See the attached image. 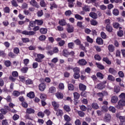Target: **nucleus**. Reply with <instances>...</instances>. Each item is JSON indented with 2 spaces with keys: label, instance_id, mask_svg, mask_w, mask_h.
Here are the masks:
<instances>
[{
  "label": "nucleus",
  "instance_id": "nucleus-42",
  "mask_svg": "<svg viewBox=\"0 0 125 125\" xmlns=\"http://www.w3.org/2000/svg\"><path fill=\"white\" fill-rule=\"evenodd\" d=\"M13 52L15 54H18L20 53V50H19V48L15 47L14 48Z\"/></svg>",
  "mask_w": 125,
  "mask_h": 125
},
{
  "label": "nucleus",
  "instance_id": "nucleus-5",
  "mask_svg": "<svg viewBox=\"0 0 125 125\" xmlns=\"http://www.w3.org/2000/svg\"><path fill=\"white\" fill-rule=\"evenodd\" d=\"M22 35H25V36H34L36 34L34 31H28L27 30H24L21 32Z\"/></svg>",
  "mask_w": 125,
  "mask_h": 125
},
{
  "label": "nucleus",
  "instance_id": "nucleus-8",
  "mask_svg": "<svg viewBox=\"0 0 125 125\" xmlns=\"http://www.w3.org/2000/svg\"><path fill=\"white\" fill-rule=\"evenodd\" d=\"M39 88L41 91H43L45 89V84L44 83H41L39 85Z\"/></svg>",
  "mask_w": 125,
  "mask_h": 125
},
{
  "label": "nucleus",
  "instance_id": "nucleus-40",
  "mask_svg": "<svg viewBox=\"0 0 125 125\" xmlns=\"http://www.w3.org/2000/svg\"><path fill=\"white\" fill-rule=\"evenodd\" d=\"M108 110L112 113H116V108L114 106H109Z\"/></svg>",
  "mask_w": 125,
  "mask_h": 125
},
{
  "label": "nucleus",
  "instance_id": "nucleus-60",
  "mask_svg": "<svg viewBox=\"0 0 125 125\" xmlns=\"http://www.w3.org/2000/svg\"><path fill=\"white\" fill-rule=\"evenodd\" d=\"M113 26L115 29H119V27H120V23L115 22L113 24Z\"/></svg>",
  "mask_w": 125,
  "mask_h": 125
},
{
  "label": "nucleus",
  "instance_id": "nucleus-56",
  "mask_svg": "<svg viewBox=\"0 0 125 125\" xmlns=\"http://www.w3.org/2000/svg\"><path fill=\"white\" fill-rule=\"evenodd\" d=\"M73 72H75V73H80V68L79 67H75L73 69Z\"/></svg>",
  "mask_w": 125,
  "mask_h": 125
},
{
  "label": "nucleus",
  "instance_id": "nucleus-35",
  "mask_svg": "<svg viewBox=\"0 0 125 125\" xmlns=\"http://www.w3.org/2000/svg\"><path fill=\"white\" fill-rule=\"evenodd\" d=\"M4 65L6 67H10L11 66V62H10V61H5L4 62Z\"/></svg>",
  "mask_w": 125,
  "mask_h": 125
},
{
  "label": "nucleus",
  "instance_id": "nucleus-45",
  "mask_svg": "<svg viewBox=\"0 0 125 125\" xmlns=\"http://www.w3.org/2000/svg\"><path fill=\"white\" fill-rule=\"evenodd\" d=\"M25 83L26 84H33V83H34V82H33V80L31 79H28L26 80Z\"/></svg>",
  "mask_w": 125,
  "mask_h": 125
},
{
  "label": "nucleus",
  "instance_id": "nucleus-4",
  "mask_svg": "<svg viewBox=\"0 0 125 125\" xmlns=\"http://www.w3.org/2000/svg\"><path fill=\"white\" fill-rule=\"evenodd\" d=\"M44 58V55L42 54H38L37 55V58L35 59V61L37 62H39V63H41L42 60Z\"/></svg>",
  "mask_w": 125,
  "mask_h": 125
},
{
  "label": "nucleus",
  "instance_id": "nucleus-22",
  "mask_svg": "<svg viewBox=\"0 0 125 125\" xmlns=\"http://www.w3.org/2000/svg\"><path fill=\"white\" fill-rule=\"evenodd\" d=\"M82 8L83 10V11H85L86 12L90 11V7L86 5H85Z\"/></svg>",
  "mask_w": 125,
  "mask_h": 125
},
{
  "label": "nucleus",
  "instance_id": "nucleus-53",
  "mask_svg": "<svg viewBox=\"0 0 125 125\" xmlns=\"http://www.w3.org/2000/svg\"><path fill=\"white\" fill-rule=\"evenodd\" d=\"M37 15L38 17H42V16L43 15V12H42V10L38 11L37 12Z\"/></svg>",
  "mask_w": 125,
  "mask_h": 125
},
{
  "label": "nucleus",
  "instance_id": "nucleus-28",
  "mask_svg": "<svg viewBox=\"0 0 125 125\" xmlns=\"http://www.w3.org/2000/svg\"><path fill=\"white\" fill-rule=\"evenodd\" d=\"M92 107L93 108V109H94L95 110H97V109H99V106H98L97 103L92 104Z\"/></svg>",
  "mask_w": 125,
  "mask_h": 125
},
{
  "label": "nucleus",
  "instance_id": "nucleus-44",
  "mask_svg": "<svg viewBox=\"0 0 125 125\" xmlns=\"http://www.w3.org/2000/svg\"><path fill=\"white\" fill-rule=\"evenodd\" d=\"M63 109L66 112H70V111H71V108H70L69 105H64L63 106Z\"/></svg>",
  "mask_w": 125,
  "mask_h": 125
},
{
  "label": "nucleus",
  "instance_id": "nucleus-37",
  "mask_svg": "<svg viewBox=\"0 0 125 125\" xmlns=\"http://www.w3.org/2000/svg\"><path fill=\"white\" fill-rule=\"evenodd\" d=\"M114 92H116V93H119V92H120V90L121 88L119 86H114Z\"/></svg>",
  "mask_w": 125,
  "mask_h": 125
},
{
  "label": "nucleus",
  "instance_id": "nucleus-32",
  "mask_svg": "<svg viewBox=\"0 0 125 125\" xmlns=\"http://www.w3.org/2000/svg\"><path fill=\"white\" fill-rule=\"evenodd\" d=\"M50 9H51L52 10V9H53V8H57V5L56 4H55V2H53L52 4H50Z\"/></svg>",
  "mask_w": 125,
  "mask_h": 125
},
{
  "label": "nucleus",
  "instance_id": "nucleus-50",
  "mask_svg": "<svg viewBox=\"0 0 125 125\" xmlns=\"http://www.w3.org/2000/svg\"><path fill=\"white\" fill-rule=\"evenodd\" d=\"M3 10L5 13H9L10 12V9L8 6L5 7Z\"/></svg>",
  "mask_w": 125,
  "mask_h": 125
},
{
  "label": "nucleus",
  "instance_id": "nucleus-59",
  "mask_svg": "<svg viewBox=\"0 0 125 125\" xmlns=\"http://www.w3.org/2000/svg\"><path fill=\"white\" fill-rule=\"evenodd\" d=\"M55 87L54 86H52L49 88V92L50 93H54L55 92Z\"/></svg>",
  "mask_w": 125,
  "mask_h": 125
},
{
  "label": "nucleus",
  "instance_id": "nucleus-1",
  "mask_svg": "<svg viewBox=\"0 0 125 125\" xmlns=\"http://www.w3.org/2000/svg\"><path fill=\"white\" fill-rule=\"evenodd\" d=\"M112 120V116L109 113H106L104 118V121L105 123H110Z\"/></svg>",
  "mask_w": 125,
  "mask_h": 125
},
{
  "label": "nucleus",
  "instance_id": "nucleus-63",
  "mask_svg": "<svg viewBox=\"0 0 125 125\" xmlns=\"http://www.w3.org/2000/svg\"><path fill=\"white\" fill-rule=\"evenodd\" d=\"M1 125H9V124H8V122L7 121V120H6V119L3 120L2 121Z\"/></svg>",
  "mask_w": 125,
  "mask_h": 125
},
{
  "label": "nucleus",
  "instance_id": "nucleus-52",
  "mask_svg": "<svg viewBox=\"0 0 125 125\" xmlns=\"http://www.w3.org/2000/svg\"><path fill=\"white\" fill-rule=\"evenodd\" d=\"M0 111L1 112V113H2L3 115H6L7 114V110L4 108H1L0 110Z\"/></svg>",
  "mask_w": 125,
  "mask_h": 125
},
{
  "label": "nucleus",
  "instance_id": "nucleus-54",
  "mask_svg": "<svg viewBox=\"0 0 125 125\" xmlns=\"http://www.w3.org/2000/svg\"><path fill=\"white\" fill-rule=\"evenodd\" d=\"M11 3L13 6H15V7H17V6H18V4H17V2H16V0H12Z\"/></svg>",
  "mask_w": 125,
  "mask_h": 125
},
{
  "label": "nucleus",
  "instance_id": "nucleus-41",
  "mask_svg": "<svg viewBox=\"0 0 125 125\" xmlns=\"http://www.w3.org/2000/svg\"><path fill=\"white\" fill-rule=\"evenodd\" d=\"M13 95H14V96H16V97H18V96L20 95V92L16 90L14 91L13 92Z\"/></svg>",
  "mask_w": 125,
  "mask_h": 125
},
{
  "label": "nucleus",
  "instance_id": "nucleus-36",
  "mask_svg": "<svg viewBox=\"0 0 125 125\" xmlns=\"http://www.w3.org/2000/svg\"><path fill=\"white\" fill-rule=\"evenodd\" d=\"M107 80L111 81V82H114L115 81V77L112 75H109L108 76Z\"/></svg>",
  "mask_w": 125,
  "mask_h": 125
},
{
  "label": "nucleus",
  "instance_id": "nucleus-30",
  "mask_svg": "<svg viewBox=\"0 0 125 125\" xmlns=\"http://www.w3.org/2000/svg\"><path fill=\"white\" fill-rule=\"evenodd\" d=\"M75 18L77 19V20H80L82 21L83 19V18L82 17V16L79 15V14H76L75 15Z\"/></svg>",
  "mask_w": 125,
  "mask_h": 125
},
{
  "label": "nucleus",
  "instance_id": "nucleus-10",
  "mask_svg": "<svg viewBox=\"0 0 125 125\" xmlns=\"http://www.w3.org/2000/svg\"><path fill=\"white\" fill-rule=\"evenodd\" d=\"M59 24L61 26H66V25H67V22H66V20L64 19H62L59 20Z\"/></svg>",
  "mask_w": 125,
  "mask_h": 125
},
{
  "label": "nucleus",
  "instance_id": "nucleus-26",
  "mask_svg": "<svg viewBox=\"0 0 125 125\" xmlns=\"http://www.w3.org/2000/svg\"><path fill=\"white\" fill-rule=\"evenodd\" d=\"M103 61H104V62H105V63H106V64H108V65H111V61H110L109 60V59H108V58L107 57L104 58Z\"/></svg>",
  "mask_w": 125,
  "mask_h": 125
},
{
  "label": "nucleus",
  "instance_id": "nucleus-13",
  "mask_svg": "<svg viewBox=\"0 0 125 125\" xmlns=\"http://www.w3.org/2000/svg\"><path fill=\"white\" fill-rule=\"evenodd\" d=\"M118 100H119V99L118 98V97L116 96H113L111 97V103H117V102H118Z\"/></svg>",
  "mask_w": 125,
  "mask_h": 125
},
{
  "label": "nucleus",
  "instance_id": "nucleus-9",
  "mask_svg": "<svg viewBox=\"0 0 125 125\" xmlns=\"http://www.w3.org/2000/svg\"><path fill=\"white\" fill-rule=\"evenodd\" d=\"M79 89L80 90H81L82 91H84V90H85V89H86V86H85V85L80 83L79 84Z\"/></svg>",
  "mask_w": 125,
  "mask_h": 125
},
{
  "label": "nucleus",
  "instance_id": "nucleus-2",
  "mask_svg": "<svg viewBox=\"0 0 125 125\" xmlns=\"http://www.w3.org/2000/svg\"><path fill=\"white\" fill-rule=\"evenodd\" d=\"M105 83H107V81H104V82L98 84L97 85V88L100 90L105 88V87H106V85H105Z\"/></svg>",
  "mask_w": 125,
  "mask_h": 125
},
{
  "label": "nucleus",
  "instance_id": "nucleus-31",
  "mask_svg": "<svg viewBox=\"0 0 125 125\" xmlns=\"http://www.w3.org/2000/svg\"><path fill=\"white\" fill-rule=\"evenodd\" d=\"M91 25L93 26H96L98 24V22L94 20H92L90 21Z\"/></svg>",
  "mask_w": 125,
  "mask_h": 125
},
{
  "label": "nucleus",
  "instance_id": "nucleus-19",
  "mask_svg": "<svg viewBox=\"0 0 125 125\" xmlns=\"http://www.w3.org/2000/svg\"><path fill=\"white\" fill-rule=\"evenodd\" d=\"M40 32L41 34H42V35H44L45 34H46V33H47V28H41L40 29Z\"/></svg>",
  "mask_w": 125,
  "mask_h": 125
},
{
  "label": "nucleus",
  "instance_id": "nucleus-7",
  "mask_svg": "<svg viewBox=\"0 0 125 125\" xmlns=\"http://www.w3.org/2000/svg\"><path fill=\"white\" fill-rule=\"evenodd\" d=\"M52 105L54 107V110L57 111V109L59 108V104L57 102L54 101L52 102Z\"/></svg>",
  "mask_w": 125,
  "mask_h": 125
},
{
  "label": "nucleus",
  "instance_id": "nucleus-15",
  "mask_svg": "<svg viewBox=\"0 0 125 125\" xmlns=\"http://www.w3.org/2000/svg\"><path fill=\"white\" fill-rule=\"evenodd\" d=\"M35 23L38 26H42L43 24L42 20H35Z\"/></svg>",
  "mask_w": 125,
  "mask_h": 125
},
{
  "label": "nucleus",
  "instance_id": "nucleus-14",
  "mask_svg": "<svg viewBox=\"0 0 125 125\" xmlns=\"http://www.w3.org/2000/svg\"><path fill=\"white\" fill-rule=\"evenodd\" d=\"M78 63L82 66H84V65H86V63L87 62H86V61H85V60L82 59L79 61Z\"/></svg>",
  "mask_w": 125,
  "mask_h": 125
},
{
  "label": "nucleus",
  "instance_id": "nucleus-55",
  "mask_svg": "<svg viewBox=\"0 0 125 125\" xmlns=\"http://www.w3.org/2000/svg\"><path fill=\"white\" fill-rule=\"evenodd\" d=\"M68 90H74V85L72 84H68Z\"/></svg>",
  "mask_w": 125,
  "mask_h": 125
},
{
  "label": "nucleus",
  "instance_id": "nucleus-49",
  "mask_svg": "<svg viewBox=\"0 0 125 125\" xmlns=\"http://www.w3.org/2000/svg\"><path fill=\"white\" fill-rule=\"evenodd\" d=\"M46 39V37L45 36V35H41L39 38V40L41 41H45Z\"/></svg>",
  "mask_w": 125,
  "mask_h": 125
},
{
  "label": "nucleus",
  "instance_id": "nucleus-18",
  "mask_svg": "<svg viewBox=\"0 0 125 125\" xmlns=\"http://www.w3.org/2000/svg\"><path fill=\"white\" fill-rule=\"evenodd\" d=\"M108 72L110 73V74H112V75H116V74H117V70L111 67L109 68Z\"/></svg>",
  "mask_w": 125,
  "mask_h": 125
},
{
  "label": "nucleus",
  "instance_id": "nucleus-51",
  "mask_svg": "<svg viewBox=\"0 0 125 125\" xmlns=\"http://www.w3.org/2000/svg\"><path fill=\"white\" fill-rule=\"evenodd\" d=\"M119 98L121 99V100H124L125 99V93H122L119 96Z\"/></svg>",
  "mask_w": 125,
  "mask_h": 125
},
{
  "label": "nucleus",
  "instance_id": "nucleus-47",
  "mask_svg": "<svg viewBox=\"0 0 125 125\" xmlns=\"http://www.w3.org/2000/svg\"><path fill=\"white\" fill-rule=\"evenodd\" d=\"M64 118L65 121L67 122V123H69V122L71 121V118H70V117L67 115H65L64 116Z\"/></svg>",
  "mask_w": 125,
  "mask_h": 125
},
{
  "label": "nucleus",
  "instance_id": "nucleus-46",
  "mask_svg": "<svg viewBox=\"0 0 125 125\" xmlns=\"http://www.w3.org/2000/svg\"><path fill=\"white\" fill-rule=\"evenodd\" d=\"M80 95H81V96H82V97H87V92L83 91V92H82L81 93Z\"/></svg>",
  "mask_w": 125,
  "mask_h": 125
},
{
  "label": "nucleus",
  "instance_id": "nucleus-64",
  "mask_svg": "<svg viewBox=\"0 0 125 125\" xmlns=\"http://www.w3.org/2000/svg\"><path fill=\"white\" fill-rule=\"evenodd\" d=\"M119 119L121 123H125V116H119Z\"/></svg>",
  "mask_w": 125,
  "mask_h": 125
},
{
  "label": "nucleus",
  "instance_id": "nucleus-23",
  "mask_svg": "<svg viewBox=\"0 0 125 125\" xmlns=\"http://www.w3.org/2000/svg\"><path fill=\"white\" fill-rule=\"evenodd\" d=\"M69 52L68 51V50L64 49L62 52L63 56H64L65 57H67L69 55Z\"/></svg>",
  "mask_w": 125,
  "mask_h": 125
},
{
  "label": "nucleus",
  "instance_id": "nucleus-12",
  "mask_svg": "<svg viewBox=\"0 0 125 125\" xmlns=\"http://www.w3.org/2000/svg\"><path fill=\"white\" fill-rule=\"evenodd\" d=\"M26 114H34L35 110L32 108H28L26 109Z\"/></svg>",
  "mask_w": 125,
  "mask_h": 125
},
{
  "label": "nucleus",
  "instance_id": "nucleus-62",
  "mask_svg": "<svg viewBox=\"0 0 125 125\" xmlns=\"http://www.w3.org/2000/svg\"><path fill=\"white\" fill-rule=\"evenodd\" d=\"M118 75L120 78H124L125 77V74L122 71H120L118 72Z\"/></svg>",
  "mask_w": 125,
  "mask_h": 125
},
{
  "label": "nucleus",
  "instance_id": "nucleus-27",
  "mask_svg": "<svg viewBox=\"0 0 125 125\" xmlns=\"http://www.w3.org/2000/svg\"><path fill=\"white\" fill-rule=\"evenodd\" d=\"M74 95V97L75 99H76L77 100H78V99H79V98H80V96H81V95H80V94H79V93L75 92L73 93Z\"/></svg>",
  "mask_w": 125,
  "mask_h": 125
},
{
  "label": "nucleus",
  "instance_id": "nucleus-20",
  "mask_svg": "<svg viewBox=\"0 0 125 125\" xmlns=\"http://www.w3.org/2000/svg\"><path fill=\"white\" fill-rule=\"evenodd\" d=\"M96 42L99 45L103 44V40L101 38H97Z\"/></svg>",
  "mask_w": 125,
  "mask_h": 125
},
{
  "label": "nucleus",
  "instance_id": "nucleus-48",
  "mask_svg": "<svg viewBox=\"0 0 125 125\" xmlns=\"http://www.w3.org/2000/svg\"><path fill=\"white\" fill-rule=\"evenodd\" d=\"M119 10L117 9H114L113 10V14H114L115 16H118V15H119Z\"/></svg>",
  "mask_w": 125,
  "mask_h": 125
},
{
  "label": "nucleus",
  "instance_id": "nucleus-17",
  "mask_svg": "<svg viewBox=\"0 0 125 125\" xmlns=\"http://www.w3.org/2000/svg\"><path fill=\"white\" fill-rule=\"evenodd\" d=\"M108 49L110 52H114L115 51V46L113 44H110L108 46Z\"/></svg>",
  "mask_w": 125,
  "mask_h": 125
},
{
  "label": "nucleus",
  "instance_id": "nucleus-61",
  "mask_svg": "<svg viewBox=\"0 0 125 125\" xmlns=\"http://www.w3.org/2000/svg\"><path fill=\"white\" fill-rule=\"evenodd\" d=\"M101 36L102 39H106L107 38V35H106V33L104 32H102L101 33Z\"/></svg>",
  "mask_w": 125,
  "mask_h": 125
},
{
  "label": "nucleus",
  "instance_id": "nucleus-43",
  "mask_svg": "<svg viewBox=\"0 0 125 125\" xmlns=\"http://www.w3.org/2000/svg\"><path fill=\"white\" fill-rule=\"evenodd\" d=\"M96 76L98 78H100L102 80L104 78V75H103V74H102V73H101V72L97 73Z\"/></svg>",
  "mask_w": 125,
  "mask_h": 125
},
{
  "label": "nucleus",
  "instance_id": "nucleus-58",
  "mask_svg": "<svg viewBox=\"0 0 125 125\" xmlns=\"http://www.w3.org/2000/svg\"><path fill=\"white\" fill-rule=\"evenodd\" d=\"M78 114L79 117H84V115H85L84 112H83L82 111H78Z\"/></svg>",
  "mask_w": 125,
  "mask_h": 125
},
{
  "label": "nucleus",
  "instance_id": "nucleus-21",
  "mask_svg": "<svg viewBox=\"0 0 125 125\" xmlns=\"http://www.w3.org/2000/svg\"><path fill=\"white\" fill-rule=\"evenodd\" d=\"M106 30L107 31V32L111 33V32H113V27H112V26H111L110 25H106Z\"/></svg>",
  "mask_w": 125,
  "mask_h": 125
},
{
  "label": "nucleus",
  "instance_id": "nucleus-24",
  "mask_svg": "<svg viewBox=\"0 0 125 125\" xmlns=\"http://www.w3.org/2000/svg\"><path fill=\"white\" fill-rule=\"evenodd\" d=\"M96 65H97L98 68H99L101 70H104V69H105V67H104V65L101 64V63L96 62Z\"/></svg>",
  "mask_w": 125,
  "mask_h": 125
},
{
  "label": "nucleus",
  "instance_id": "nucleus-57",
  "mask_svg": "<svg viewBox=\"0 0 125 125\" xmlns=\"http://www.w3.org/2000/svg\"><path fill=\"white\" fill-rule=\"evenodd\" d=\"M74 45H75V43H74V42H70V43H68V48H71V49H73Z\"/></svg>",
  "mask_w": 125,
  "mask_h": 125
},
{
  "label": "nucleus",
  "instance_id": "nucleus-34",
  "mask_svg": "<svg viewBox=\"0 0 125 125\" xmlns=\"http://www.w3.org/2000/svg\"><path fill=\"white\" fill-rule=\"evenodd\" d=\"M28 67H22L21 68V73H23V74H26L28 71Z\"/></svg>",
  "mask_w": 125,
  "mask_h": 125
},
{
  "label": "nucleus",
  "instance_id": "nucleus-33",
  "mask_svg": "<svg viewBox=\"0 0 125 125\" xmlns=\"http://www.w3.org/2000/svg\"><path fill=\"white\" fill-rule=\"evenodd\" d=\"M56 96L58 99H63L64 96L63 95L62 93L58 92Z\"/></svg>",
  "mask_w": 125,
  "mask_h": 125
},
{
  "label": "nucleus",
  "instance_id": "nucleus-16",
  "mask_svg": "<svg viewBox=\"0 0 125 125\" xmlns=\"http://www.w3.org/2000/svg\"><path fill=\"white\" fill-rule=\"evenodd\" d=\"M67 31L68 33H73V32H74V27H71V25L70 24H68Z\"/></svg>",
  "mask_w": 125,
  "mask_h": 125
},
{
  "label": "nucleus",
  "instance_id": "nucleus-25",
  "mask_svg": "<svg viewBox=\"0 0 125 125\" xmlns=\"http://www.w3.org/2000/svg\"><path fill=\"white\" fill-rule=\"evenodd\" d=\"M27 96L31 99L34 98V97H35V94L34 93V92H30L27 94Z\"/></svg>",
  "mask_w": 125,
  "mask_h": 125
},
{
  "label": "nucleus",
  "instance_id": "nucleus-39",
  "mask_svg": "<svg viewBox=\"0 0 125 125\" xmlns=\"http://www.w3.org/2000/svg\"><path fill=\"white\" fill-rule=\"evenodd\" d=\"M57 113H56V115L57 116H62V114H63V111H62V110L61 109H58L57 110Z\"/></svg>",
  "mask_w": 125,
  "mask_h": 125
},
{
  "label": "nucleus",
  "instance_id": "nucleus-29",
  "mask_svg": "<svg viewBox=\"0 0 125 125\" xmlns=\"http://www.w3.org/2000/svg\"><path fill=\"white\" fill-rule=\"evenodd\" d=\"M40 4L42 7H45V6H46V4L44 0H41Z\"/></svg>",
  "mask_w": 125,
  "mask_h": 125
},
{
  "label": "nucleus",
  "instance_id": "nucleus-3",
  "mask_svg": "<svg viewBox=\"0 0 125 125\" xmlns=\"http://www.w3.org/2000/svg\"><path fill=\"white\" fill-rule=\"evenodd\" d=\"M123 106H125V100H120L118 103L116 108L117 109H121V108H123Z\"/></svg>",
  "mask_w": 125,
  "mask_h": 125
},
{
  "label": "nucleus",
  "instance_id": "nucleus-11",
  "mask_svg": "<svg viewBox=\"0 0 125 125\" xmlns=\"http://www.w3.org/2000/svg\"><path fill=\"white\" fill-rule=\"evenodd\" d=\"M89 16L91 17V18H93V19H97L98 17L97 14L93 12H91L89 13Z\"/></svg>",
  "mask_w": 125,
  "mask_h": 125
},
{
  "label": "nucleus",
  "instance_id": "nucleus-38",
  "mask_svg": "<svg viewBox=\"0 0 125 125\" xmlns=\"http://www.w3.org/2000/svg\"><path fill=\"white\" fill-rule=\"evenodd\" d=\"M117 36L118 37H122L124 36V31L122 30H120L119 31L117 32Z\"/></svg>",
  "mask_w": 125,
  "mask_h": 125
},
{
  "label": "nucleus",
  "instance_id": "nucleus-6",
  "mask_svg": "<svg viewBox=\"0 0 125 125\" xmlns=\"http://www.w3.org/2000/svg\"><path fill=\"white\" fill-rule=\"evenodd\" d=\"M30 4L31 5H32V6H34V7H36V8H40V5L37 2V1L35 0H31L30 1Z\"/></svg>",
  "mask_w": 125,
  "mask_h": 125
}]
</instances>
